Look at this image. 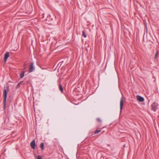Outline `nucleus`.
Listing matches in <instances>:
<instances>
[{
	"instance_id": "obj_1",
	"label": "nucleus",
	"mask_w": 159,
	"mask_h": 159,
	"mask_svg": "<svg viewBox=\"0 0 159 159\" xmlns=\"http://www.w3.org/2000/svg\"><path fill=\"white\" fill-rule=\"evenodd\" d=\"M9 87L7 86L6 87V89H5L3 92V95L4 96L3 103V107L4 108H5V106L6 104V99L7 96V93L9 90Z\"/></svg>"
},
{
	"instance_id": "obj_2",
	"label": "nucleus",
	"mask_w": 159,
	"mask_h": 159,
	"mask_svg": "<svg viewBox=\"0 0 159 159\" xmlns=\"http://www.w3.org/2000/svg\"><path fill=\"white\" fill-rule=\"evenodd\" d=\"M158 104L156 102H154L152 105V109L154 111H156L157 109Z\"/></svg>"
},
{
	"instance_id": "obj_3",
	"label": "nucleus",
	"mask_w": 159,
	"mask_h": 159,
	"mask_svg": "<svg viewBox=\"0 0 159 159\" xmlns=\"http://www.w3.org/2000/svg\"><path fill=\"white\" fill-rule=\"evenodd\" d=\"M34 69L35 67L34 66V62H32L29 66V72L30 73L33 72Z\"/></svg>"
},
{
	"instance_id": "obj_4",
	"label": "nucleus",
	"mask_w": 159,
	"mask_h": 159,
	"mask_svg": "<svg viewBox=\"0 0 159 159\" xmlns=\"http://www.w3.org/2000/svg\"><path fill=\"white\" fill-rule=\"evenodd\" d=\"M137 100L139 102H143L144 101V98L140 95H138L136 96Z\"/></svg>"
},
{
	"instance_id": "obj_5",
	"label": "nucleus",
	"mask_w": 159,
	"mask_h": 159,
	"mask_svg": "<svg viewBox=\"0 0 159 159\" xmlns=\"http://www.w3.org/2000/svg\"><path fill=\"white\" fill-rule=\"evenodd\" d=\"M124 105L123 100V97H121L120 100V110H122L123 109V106Z\"/></svg>"
},
{
	"instance_id": "obj_6",
	"label": "nucleus",
	"mask_w": 159,
	"mask_h": 159,
	"mask_svg": "<svg viewBox=\"0 0 159 159\" xmlns=\"http://www.w3.org/2000/svg\"><path fill=\"white\" fill-rule=\"evenodd\" d=\"M30 145L32 148L35 149V143L34 140H33L30 143Z\"/></svg>"
},
{
	"instance_id": "obj_7",
	"label": "nucleus",
	"mask_w": 159,
	"mask_h": 159,
	"mask_svg": "<svg viewBox=\"0 0 159 159\" xmlns=\"http://www.w3.org/2000/svg\"><path fill=\"white\" fill-rule=\"evenodd\" d=\"M9 56V52H7L4 55V60L5 62H6L7 59Z\"/></svg>"
},
{
	"instance_id": "obj_8",
	"label": "nucleus",
	"mask_w": 159,
	"mask_h": 159,
	"mask_svg": "<svg viewBox=\"0 0 159 159\" xmlns=\"http://www.w3.org/2000/svg\"><path fill=\"white\" fill-rule=\"evenodd\" d=\"M40 147L42 150H44V144L43 143H41L40 145Z\"/></svg>"
},
{
	"instance_id": "obj_9",
	"label": "nucleus",
	"mask_w": 159,
	"mask_h": 159,
	"mask_svg": "<svg viewBox=\"0 0 159 159\" xmlns=\"http://www.w3.org/2000/svg\"><path fill=\"white\" fill-rule=\"evenodd\" d=\"M59 89L61 91V92H63V89L62 86V85H61V84H59Z\"/></svg>"
},
{
	"instance_id": "obj_10",
	"label": "nucleus",
	"mask_w": 159,
	"mask_h": 159,
	"mask_svg": "<svg viewBox=\"0 0 159 159\" xmlns=\"http://www.w3.org/2000/svg\"><path fill=\"white\" fill-rule=\"evenodd\" d=\"M23 83V81H21V82H20V83H19L16 86V89H17L18 88H19L20 86V85L21 84H22Z\"/></svg>"
},
{
	"instance_id": "obj_11",
	"label": "nucleus",
	"mask_w": 159,
	"mask_h": 159,
	"mask_svg": "<svg viewBox=\"0 0 159 159\" xmlns=\"http://www.w3.org/2000/svg\"><path fill=\"white\" fill-rule=\"evenodd\" d=\"M24 71H22V73L20 74V77L21 78H22L24 75Z\"/></svg>"
},
{
	"instance_id": "obj_12",
	"label": "nucleus",
	"mask_w": 159,
	"mask_h": 159,
	"mask_svg": "<svg viewBox=\"0 0 159 159\" xmlns=\"http://www.w3.org/2000/svg\"><path fill=\"white\" fill-rule=\"evenodd\" d=\"M82 36L84 37V38H86V34L85 33V32L84 31H82Z\"/></svg>"
},
{
	"instance_id": "obj_13",
	"label": "nucleus",
	"mask_w": 159,
	"mask_h": 159,
	"mask_svg": "<svg viewBox=\"0 0 159 159\" xmlns=\"http://www.w3.org/2000/svg\"><path fill=\"white\" fill-rule=\"evenodd\" d=\"M101 131V130H98L97 129L96 131L94 132V134H97L98 133H99Z\"/></svg>"
},
{
	"instance_id": "obj_14",
	"label": "nucleus",
	"mask_w": 159,
	"mask_h": 159,
	"mask_svg": "<svg viewBox=\"0 0 159 159\" xmlns=\"http://www.w3.org/2000/svg\"><path fill=\"white\" fill-rule=\"evenodd\" d=\"M158 54V51H157V52H156L155 54V59H156L157 58V57Z\"/></svg>"
},
{
	"instance_id": "obj_15",
	"label": "nucleus",
	"mask_w": 159,
	"mask_h": 159,
	"mask_svg": "<svg viewBox=\"0 0 159 159\" xmlns=\"http://www.w3.org/2000/svg\"><path fill=\"white\" fill-rule=\"evenodd\" d=\"M97 120L99 122H101L102 121L101 119L99 118H97Z\"/></svg>"
},
{
	"instance_id": "obj_16",
	"label": "nucleus",
	"mask_w": 159,
	"mask_h": 159,
	"mask_svg": "<svg viewBox=\"0 0 159 159\" xmlns=\"http://www.w3.org/2000/svg\"><path fill=\"white\" fill-rule=\"evenodd\" d=\"M37 159H42V157L40 156H39L37 157Z\"/></svg>"
}]
</instances>
